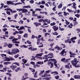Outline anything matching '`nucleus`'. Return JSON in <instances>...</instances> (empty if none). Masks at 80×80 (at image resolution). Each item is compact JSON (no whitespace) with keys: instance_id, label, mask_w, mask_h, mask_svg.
<instances>
[{"instance_id":"2","label":"nucleus","mask_w":80,"mask_h":80,"mask_svg":"<svg viewBox=\"0 0 80 80\" xmlns=\"http://www.w3.org/2000/svg\"><path fill=\"white\" fill-rule=\"evenodd\" d=\"M74 58V60H72L71 61L72 64L73 65V63L74 64H77L78 63L79 61H77V59L75 58Z\"/></svg>"},{"instance_id":"10","label":"nucleus","mask_w":80,"mask_h":80,"mask_svg":"<svg viewBox=\"0 0 80 80\" xmlns=\"http://www.w3.org/2000/svg\"><path fill=\"white\" fill-rule=\"evenodd\" d=\"M73 77L75 79H80V75H75Z\"/></svg>"},{"instance_id":"60","label":"nucleus","mask_w":80,"mask_h":80,"mask_svg":"<svg viewBox=\"0 0 80 80\" xmlns=\"http://www.w3.org/2000/svg\"><path fill=\"white\" fill-rule=\"evenodd\" d=\"M63 13H64V15L65 16H66L67 15V13L66 12L64 11L63 12Z\"/></svg>"},{"instance_id":"9","label":"nucleus","mask_w":80,"mask_h":80,"mask_svg":"<svg viewBox=\"0 0 80 80\" xmlns=\"http://www.w3.org/2000/svg\"><path fill=\"white\" fill-rule=\"evenodd\" d=\"M52 28L54 31H55V32L56 31L58 30V27H57V26L55 25L53 26Z\"/></svg>"},{"instance_id":"58","label":"nucleus","mask_w":80,"mask_h":80,"mask_svg":"<svg viewBox=\"0 0 80 80\" xmlns=\"http://www.w3.org/2000/svg\"><path fill=\"white\" fill-rule=\"evenodd\" d=\"M6 13L7 14H8V15H10L11 14H10V12L9 11H7L6 12Z\"/></svg>"},{"instance_id":"24","label":"nucleus","mask_w":80,"mask_h":80,"mask_svg":"<svg viewBox=\"0 0 80 80\" xmlns=\"http://www.w3.org/2000/svg\"><path fill=\"white\" fill-rule=\"evenodd\" d=\"M23 37L25 38H28V34H27L26 33H25V34L23 35Z\"/></svg>"},{"instance_id":"37","label":"nucleus","mask_w":80,"mask_h":80,"mask_svg":"<svg viewBox=\"0 0 80 80\" xmlns=\"http://www.w3.org/2000/svg\"><path fill=\"white\" fill-rule=\"evenodd\" d=\"M16 42H17V41H15L14 38L12 40V42L14 43H16Z\"/></svg>"},{"instance_id":"22","label":"nucleus","mask_w":80,"mask_h":80,"mask_svg":"<svg viewBox=\"0 0 80 80\" xmlns=\"http://www.w3.org/2000/svg\"><path fill=\"white\" fill-rule=\"evenodd\" d=\"M52 34L53 35H58V33L57 32H52Z\"/></svg>"},{"instance_id":"39","label":"nucleus","mask_w":80,"mask_h":80,"mask_svg":"<svg viewBox=\"0 0 80 80\" xmlns=\"http://www.w3.org/2000/svg\"><path fill=\"white\" fill-rule=\"evenodd\" d=\"M75 17H76L77 18H79L80 17V14H76L75 15Z\"/></svg>"},{"instance_id":"42","label":"nucleus","mask_w":80,"mask_h":80,"mask_svg":"<svg viewBox=\"0 0 80 80\" xmlns=\"http://www.w3.org/2000/svg\"><path fill=\"white\" fill-rule=\"evenodd\" d=\"M65 68H67L68 69H70V67H69V66L67 65H65Z\"/></svg>"},{"instance_id":"25","label":"nucleus","mask_w":80,"mask_h":80,"mask_svg":"<svg viewBox=\"0 0 80 80\" xmlns=\"http://www.w3.org/2000/svg\"><path fill=\"white\" fill-rule=\"evenodd\" d=\"M56 23L55 22H53L52 23H51L50 24V25L51 26H54V25H55Z\"/></svg>"},{"instance_id":"30","label":"nucleus","mask_w":80,"mask_h":80,"mask_svg":"<svg viewBox=\"0 0 80 80\" xmlns=\"http://www.w3.org/2000/svg\"><path fill=\"white\" fill-rule=\"evenodd\" d=\"M44 72H45V70H43L42 71H41V72L39 74V75H42Z\"/></svg>"},{"instance_id":"51","label":"nucleus","mask_w":80,"mask_h":80,"mask_svg":"<svg viewBox=\"0 0 80 80\" xmlns=\"http://www.w3.org/2000/svg\"><path fill=\"white\" fill-rule=\"evenodd\" d=\"M18 56H19V54L15 55L14 56V58H18Z\"/></svg>"},{"instance_id":"21","label":"nucleus","mask_w":80,"mask_h":80,"mask_svg":"<svg viewBox=\"0 0 80 80\" xmlns=\"http://www.w3.org/2000/svg\"><path fill=\"white\" fill-rule=\"evenodd\" d=\"M7 46H8V48H12V47H13V45H12V44H7Z\"/></svg>"},{"instance_id":"56","label":"nucleus","mask_w":80,"mask_h":80,"mask_svg":"<svg viewBox=\"0 0 80 80\" xmlns=\"http://www.w3.org/2000/svg\"><path fill=\"white\" fill-rule=\"evenodd\" d=\"M54 45V43H51L50 44V46L51 47V48H53V46Z\"/></svg>"},{"instance_id":"18","label":"nucleus","mask_w":80,"mask_h":80,"mask_svg":"<svg viewBox=\"0 0 80 80\" xmlns=\"http://www.w3.org/2000/svg\"><path fill=\"white\" fill-rule=\"evenodd\" d=\"M20 67H18L15 70V71L16 72H18V71H20Z\"/></svg>"},{"instance_id":"43","label":"nucleus","mask_w":80,"mask_h":80,"mask_svg":"<svg viewBox=\"0 0 80 80\" xmlns=\"http://www.w3.org/2000/svg\"><path fill=\"white\" fill-rule=\"evenodd\" d=\"M59 77H60V76L58 75L54 77V78H56V80H58V78H59Z\"/></svg>"},{"instance_id":"41","label":"nucleus","mask_w":80,"mask_h":80,"mask_svg":"<svg viewBox=\"0 0 80 80\" xmlns=\"http://www.w3.org/2000/svg\"><path fill=\"white\" fill-rule=\"evenodd\" d=\"M27 43H28V44H29V45H31V44H32V42H30V41L29 40H27Z\"/></svg>"},{"instance_id":"47","label":"nucleus","mask_w":80,"mask_h":80,"mask_svg":"<svg viewBox=\"0 0 80 80\" xmlns=\"http://www.w3.org/2000/svg\"><path fill=\"white\" fill-rule=\"evenodd\" d=\"M35 11H41V9H39L38 8L35 9Z\"/></svg>"},{"instance_id":"61","label":"nucleus","mask_w":80,"mask_h":80,"mask_svg":"<svg viewBox=\"0 0 80 80\" xmlns=\"http://www.w3.org/2000/svg\"><path fill=\"white\" fill-rule=\"evenodd\" d=\"M18 16V14H16L15 15H14V18L16 19L17 18V17Z\"/></svg>"},{"instance_id":"46","label":"nucleus","mask_w":80,"mask_h":80,"mask_svg":"<svg viewBox=\"0 0 80 80\" xmlns=\"http://www.w3.org/2000/svg\"><path fill=\"white\" fill-rule=\"evenodd\" d=\"M48 56H53V54L52 53H49L48 54Z\"/></svg>"},{"instance_id":"62","label":"nucleus","mask_w":80,"mask_h":80,"mask_svg":"<svg viewBox=\"0 0 80 80\" xmlns=\"http://www.w3.org/2000/svg\"><path fill=\"white\" fill-rule=\"evenodd\" d=\"M14 63L15 65H17L18 66H19V65H20L19 63L17 62H14Z\"/></svg>"},{"instance_id":"52","label":"nucleus","mask_w":80,"mask_h":80,"mask_svg":"<svg viewBox=\"0 0 80 80\" xmlns=\"http://www.w3.org/2000/svg\"><path fill=\"white\" fill-rule=\"evenodd\" d=\"M21 4H22V2H18L16 4H15V5H20Z\"/></svg>"},{"instance_id":"27","label":"nucleus","mask_w":80,"mask_h":80,"mask_svg":"<svg viewBox=\"0 0 80 80\" xmlns=\"http://www.w3.org/2000/svg\"><path fill=\"white\" fill-rule=\"evenodd\" d=\"M65 21L66 22L65 23L66 25H69V24H70V22H68L67 20L66 19Z\"/></svg>"},{"instance_id":"55","label":"nucleus","mask_w":80,"mask_h":80,"mask_svg":"<svg viewBox=\"0 0 80 80\" xmlns=\"http://www.w3.org/2000/svg\"><path fill=\"white\" fill-rule=\"evenodd\" d=\"M37 50V48H33L32 49V51H35L36 50Z\"/></svg>"},{"instance_id":"63","label":"nucleus","mask_w":80,"mask_h":80,"mask_svg":"<svg viewBox=\"0 0 80 80\" xmlns=\"http://www.w3.org/2000/svg\"><path fill=\"white\" fill-rule=\"evenodd\" d=\"M28 73H24V76L25 77H27V76H28Z\"/></svg>"},{"instance_id":"35","label":"nucleus","mask_w":80,"mask_h":80,"mask_svg":"<svg viewBox=\"0 0 80 80\" xmlns=\"http://www.w3.org/2000/svg\"><path fill=\"white\" fill-rule=\"evenodd\" d=\"M25 28V27L23 26H21L19 28V30H23V29H24Z\"/></svg>"},{"instance_id":"34","label":"nucleus","mask_w":80,"mask_h":80,"mask_svg":"<svg viewBox=\"0 0 80 80\" xmlns=\"http://www.w3.org/2000/svg\"><path fill=\"white\" fill-rule=\"evenodd\" d=\"M70 58H69V59H67L66 60L65 59V62H64V63H68V60H70Z\"/></svg>"},{"instance_id":"11","label":"nucleus","mask_w":80,"mask_h":80,"mask_svg":"<svg viewBox=\"0 0 80 80\" xmlns=\"http://www.w3.org/2000/svg\"><path fill=\"white\" fill-rule=\"evenodd\" d=\"M39 57V56H38V54H36V56L34 57L33 56H32V58H40V59H41V58H42L41 57Z\"/></svg>"},{"instance_id":"40","label":"nucleus","mask_w":80,"mask_h":80,"mask_svg":"<svg viewBox=\"0 0 80 80\" xmlns=\"http://www.w3.org/2000/svg\"><path fill=\"white\" fill-rule=\"evenodd\" d=\"M59 8H62V4H60L59 5L58 7Z\"/></svg>"},{"instance_id":"50","label":"nucleus","mask_w":80,"mask_h":80,"mask_svg":"<svg viewBox=\"0 0 80 80\" xmlns=\"http://www.w3.org/2000/svg\"><path fill=\"white\" fill-rule=\"evenodd\" d=\"M9 39H10V40H12V39H13V38H14V36H11L10 38H9Z\"/></svg>"},{"instance_id":"6","label":"nucleus","mask_w":80,"mask_h":80,"mask_svg":"<svg viewBox=\"0 0 80 80\" xmlns=\"http://www.w3.org/2000/svg\"><path fill=\"white\" fill-rule=\"evenodd\" d=\"M10 68L12 70H14L17 68V66L16 65H12L10 66Z\"/></svg>"},{"instance_id":"29","label":"nucleus","mask_w":80,"mask_h":80,"mask_svg":"<svg viewBox=\"0 0 80 80\" xmlns=\"http://www.w3.org/2000/svg\"><path fill=\"white\" fill-rule=\"evenodd\" d=\"M35 11L32 12V16H34V17H37V14H35Z\"/></svg>"},{"instance_id":"5","label":"nucleus","mask_w":80,"mask_h":80,"mask_svg":"<svg viewBox=\"0 0 80 80\" xmlns=\"http://www.w3.org/2000/svg\"><path fill=\"white\" fill-rule=\"evenodd\" d=\"M48 65L49 66H50V68H52L53 67V63L51 61L49 62L48 63Z\"/></svg>"},{"instance_id":"59","label":"nucleus","mask_w":80,"mask_h":80,"mask_svg":"<svg viewBox=\"0 0 80 80\" xmlns=\"http://www.w3.org/2000/svg\"><path fill=\"white\" fill-rule=\"evenodd\" d=\"M40 7L41 8H44V5H40Z\"/></svg>"},{"instance_id":"44","label":"nucleus","mask_w":80,"mask_h":80,"mask_svg":"<svg viewBox=\"0 0 80 80\" xmlns=\"http://www.w3.org/2000/svg\"><path fill=\"white\" fill-rule=\"evenodd\" d=\"M1 56L2 57H7V55L4 54H1Z\"/></svg>"},{"instance_id":"7","label":"nucleus","mask_w":80,"mask_h":80,"mask_svg":"<svg viewBox=\"0 0 80 80\" xmlns=\"http://www.w3.org/2000/svg\"><path fill=\"white\" fill-rule=\"evenodd\" d=\"M77 39V37H73L71 38V40L72 41V43H75V41L73 40H76Z\"/></svg>"},{"instance_id":"49","label":"nucleus","mask_w":80,"mask_h":80,"mask_svg":"<svg viewBox=\"0 0 80 80\" xmlns=\"http://www.w3.org/2000/svg\"><path fill=\"white\" fill-rule=\"evenodd\" d=\"M76 31L78 32V33H80V29L78 28L76 30Z\"/></svg>"},{"instance_id":"32","label":"nucleus","mask_w":80,"mask_h":80,"mask_svg":"<svg viewBox=\"0 0 80 80\" xmlns=\"http://www.w3.org/2000/svg\"><path fill=\"white\" fill-rule=\"evenodd\" d=\"M37 64H39V65H41V64H43V62H42V63L41 62H37Z\"/></svg>"},{"instance_id":"4","label":"nucleus","mask_w":80,"mask_h":80,"mask_svg":"<svg viewBox=\"0 0 80 80\" xmlns=\"http://www.w3.org/2000/svg\"><path fill=\"white\" fill-rule=\"evenodd\" d=\"M67 52V51H65V49H63L60 53V55L61 54L62 56H65V55H67V54L66 53Z\"/></svg>"},{"instance_id":"26","label":"nucleus","mask_w":80,"mask_h":80,"mask_svg":"<svg viewBox=\"0 0 80 80\" xmlns=\"http://www.w3.org/2000/svg\"><path fill=\"white\" fill-rule=\"evenodd\" d=\"M54 48L56 50L57 49L58 50H59V47L58 46V45H57L56 47H55Z\"/></svg>"},{"instance_id":"54","label":"nucleus","mask_w":80,"mask_h":80,"mask_svg":"<svg viewBox=\"0 0 80 80\" xmlns=\"http://www.w3.org/2000/svg\"><path fill=\"white\" fill-rule=\"evenodd\" d=\"M61 45L63 46L62 48H65L66 47V46L65 44H61Z\"/></svg>"},{"instance_id":"13","label":"nucleus","mask_w":80,"mask_h":80,"mask_svg":"<svg viewBox=\"0 0 80 80\" xmlns=\"http://www.w3.org/2000/svg\"><path fill=\"white\" fill-rule=\"evenodd\" d=\"M4 61H7V62H10V58L7 57L5 58V59H4Z\"/></svg>"},{"instance_id":"23","label":"nucleus","mask_w":80,"mask_h":80,"mask_svg":"<svg viewBox=\"0 0 80 80\" xmlns=\"http://www.w3.org/2000/svg\"><path fill=\"white\" fill-rule=\"evenodd\" d=\"M11 10V9L10 8H5L4 9V10L5 11H8L10 10V11Z\"/></svg>"},{"instance_id":"28","label":"nucleus","mask_w":80,"mask_h":80,"mask_svg":"<svg viewBox=\"0 0 80 80\" xmlns=\"http://www.w3.org/2000/svg\"><path fill=\"white\" fill-rule=\"evenodd\" d=\"M53 63H54V65H55L56 67H58V65L57 64V62H54Z\"/></svg>"},{"instance_id":"38","label":"nucleus","mask_w":80,"mask_h":80,"mask_svg":"<svg viewBox=\"0 0 80 80\" xmlns=\"http://www.w3.org/2000/svg\"><path fill=\"white\" fill-rule=\"evenodd\" d=\"M70 40V39H67V40H65V43H68L69 41V40Z\"/></svg>"},{"instance_id":"17","label":"nucleus","mask_w":80,"mask_h":80,"mask_svg":"<svg viewBox=\"0 0 80 80\" xmlns=\"http://www.w3.org/2000/svg\"><path fill=\"white\" fill-rule=\"evenodd\" d=\"M73 64H72V65H73V67H75L76 68H79L80 67V65L77 66V64H73Z\"/></svg>"},{"instance_id":"20","label":"nucleus","mask_w":80,"mask_h":80,"mask_svg":"<svg viewBox=\"0 0 80 80\" xmlns=\"http://www.w3.org/2000/svg\"><path fill=\"white\" fill-rule=\"evenodd\" d=\"M10 12L11 13H16L17 12L16 10H14L13 11L12 9Z\"/></svg>"},{"instance_id":"53","label":"nucleus","mask_w":80,"mask_h":80,"mask_svg":"<svg viewBox=\"0 0 80 80\" xmlns=\"http://www.w3.org/2000/svg\"><path fill=\"white\" fill-rule=\"evenodd\" d=\"M8 53L9 54V55H13V54H12V52H11L9 51L8 52Z\"/></svg>"},{"instance_id":"14","label":"nucleus","mask_w":80,"mask_h":80,"mask_svg":"<svg viewBox=\"0 0 80 80\" xmlns=\"http://www.w3.org/2000/svg\"><path fill=\"white\" fill-rule=\"evenodd\" d=\"M23 8H31V7H30V5L24 6L23 7Z\"/></svg>"},{"instance_id":"12","label":"nucleus","mask_w":80,"mask_h":80,"mask_svg":"<svg viewBox=\"0 0 80 80\" xmlns=\"http://www.w3.org/2000/svg\"><path fill=\"white\" fill-rule=\"evenodd\" d=\"M34 24L37 27L39 26V25H41V23L36 22L34 23Z\"/></svg>"},{"instance_id":"16","label":"nucleus","mask_w":80,"mask_h":80,"mask_svg":"<svg viewBox=\"0 0 80 80\" xmlns=\"http://www.w3.org/2000/svg\"><path fill=\"white\" fill-rule=\"evenodd\" d=\"M49 60H50L51 61V62H57L56 59L54 58L50 59Z\"/></svg>"},{"instance_id":"19","label":"nucleus","mask_w":80,"mask_h":80,"mask_svg":"<svg viewBox=\"0 0 80 80\" xmlns=\"http://www.w3.org/2000/svg\"><path fill=\"white\" fill-rule=\"evenodd\" d=\"M22 62L24 63H26L27 62H28V60H26L25 59L23 58L22 60Z\"/></svg>"},{"instance_id":"48","label":"nucleus","mask_w":80,"mask_h":80,"mask_svg":"<svg viewBox=\"0 0 80 80\" xmlns=\"http://www.w3.org/2000/svg\"><path fill=\"white\" fill-rule=\"evenodd\" d=\"M23 33V31H18V33L19 34H22Z\"/></svg>"},{"instance_id":"31","label":"nucleus","mask_w":80,"mask_h":80,"mask_svg":"<svg viewBox=\"0 0 80 80\" xmlns=\"http://www.w3.org/2000/svg\"><path fill=\"white\" fill-rule=\"evenodd\" d=\"M46 22H47V23H48L49 24L50 23V20H49L48 21V19H46L45 20Z\"/></svg>"},{"instance_id":"8","label":"nucleus","mask_w":80,"mask_h":80,"mask_svg":"<svg viewBox=\"0 0 80 80\" xmlns=\"http://www.w3.org/2000/svg\"><path fill=\"white\" fill-rule=\"evenodd\" d=\"M6 3L7 5H14V3L12 1H7Z\"/></svg>"},{"instance_id":"3","label":"nucleus","mask_w":80,"mask_h":80,"mask_svg":"<svg viewBox=\"0 0 80 80\" xmlns=\"http://www.w3.org/2000/svg\"><path fill=\"white\" fill-rule=\"evenodd\" d=\"M12 53L13 54H16V53H18L20 52V51L17 48H14L12 49Z\"/></svg>"},{"instance_id":"57","label":"nucleus","mask_w":80,"mask_h":80,"mask_svg":"<svg viewBox=\"0 0 80 80\" xmlns=\"http://www.w3.org/2000/svg\"><path fill=\"white\" fill-rule=\"evenodd\" d=\"M30 63L31 64H32V65H35V62L32 61L30 62Z\"/></svg>"},{"instance_id":"1","label":"nucleus","mask_w":80,"mask_h":80,"mask_svg":"<svg viewBox=\"0 0 80 80\" xmlns=\"http://www.w3.org/2000/svg\"><path fill=\"white\" fill-rule=\"evenodd\" d=\"M16 10L17 11H18L19 12L22 11V13H27L28 12V10L27 9L25 8H17Z\"/></svg>"},{"instance_id":"36","label":"nucleus","mask_w":80,"mask_h":80,"mask_svg":"<svg viewBox=\"0 0 80 80\" xmlns=\"http://www.w3.org/2000/svg\"><path fill=\"white\" fill-rule=\"evenodd\" d=\"M41 4H42V5H44L45 4V1H42Z\"/></svg>"},{"instance_id":"33","label":"nucleus","mask_w":80,"mask_h":80,"mask_svg":"<svg viewBox=\"0 0 80 80\" xmlns=\"http://www.w3.org/2000/svg\"><path fill=\"white\" fill-rule=\"evenodd\" d=\"M65 58H62L61 59V61L62 62H64V63H65Z\"/></svg>"},{"instance_id":"64","label":"nucleus","mask_w":80,"mask_h":80,"mask_svg":"<svg viewBox=\"0 0 80 80\" xmlns=\"http://www.w3.org/2000/svg\"><path fill=\"white\" fill-rule=\"evenodd\" d=\"M55 8H56V6H55L54 7L52 8V10H53V11H56Z\"/></svg>"},{"instance_id":"15","label":"nucleus","mask_w":80,"mask_h":80,"mask_svg":"<svg viewBox=\"0 0 80 80\" xmlns=\"http://www.w3.org/2000/svg\"><path fill=\"white\" fill-rule=\"evenodd\" d=\"M29 69L30 70H31V72H35V70L34 69H33V68H29Z\"/></svg>"},{"instance_id":"45","label":"nucleus","mask_w":80,"mask_h":80,"mask_svg":"<svg viewBox=\"0 0 80 80\" xmlns=\"http://www.w3.org/2000/svg\"><path fill=\"white\" fill-rule=\"evenodd\" d=\"M9 63H10V62H5L4 64L5 65H8Z\"/></svg>"}]
</instances>
